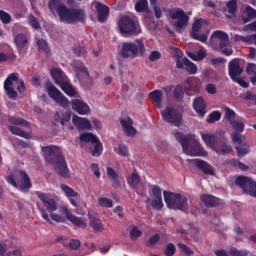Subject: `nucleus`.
Segmentation results:
<instances>
[{
	"label": "nucleus",
	"instance_id": "obj_1",
	"mask_svg": "<svg viewBox=\"0 0 256 256\" xmlns=\"http://www.w3.org/2000/svg\"><path fill=\"white\" fill-rule=\"evenodd\" d=\"M42 151L46 163L52 165L55 172L60 175V177L69 179L71 172L65 161V156H63V151L58 146H44L42 147Z\"/></svg>",
	"mask_w": 256,
	"mask_h": 256
},
{
	"label": "nucleus",
	"instance_id": "obj_2",
	"mask_svg": "<svg viewBox=\"0 0 256 256\" xmlns=\"http://www.w3.org/2000/svg\"><path fill=\"white\" fill-rule=\"evenodd\" d=\"M48 8L51 13H55L56 11L60 17V21L63 23L73 24L85 21V12L83 10L67 8V6L61 3V0H50Z\"/></svg>",
	"mask_w": 256,
	"mask_h": 256
},
{
	"label": "nucleus",
	"instance_id": "obj_3",
	"mask_svg": "<svg viewBox=\"0 0 256 256\" xmlns=\"http://www.w3.org/2000/svg\"><path fill=\"white\" fill-rule=\"evenodd\" d=\"M36 195L40 199L44 207L39 208V211L42 215V219H44V221H46L50 225H53L52 221H55V223H65V217L55 213V211L59 209V206L57 205V201H55V199L51 198L48 194H45L43 192H36ZM48 213H50L51 218H49Z\"/></svg>",
	"mask_w": 256,
	"mask_h": 256
},
{
	"label": "nucleus",
	"instance_id": "obj_4",
	"mask_svg": "<svg viewBox=\"0 0 256 256\" xmlns=\"http://www.w3.org/2000/svg\"><path fill=\"white\" fill-rule=\"evenodd\" d=\"M174 137L180 143L183 153L186 155H193L194 157H205L207 155V151L201 147L194 135L176 132Z\"/></svg>",
	"mask_w": 256,
	"mask_h": 256
},
{
	"label": "nucleus",
	"instance_id": "obj_5",
	"mask_svg": "<svg viewBox=\"0 0 256 256\" xmlns=\"http://www.w3.org/2000/svg\"><path fill=\"white\" fill-rule=\"evenodd\" d=\"M5 180L9 185H12V187L18 189V191H22V193H29V189L33 187L29 174L23 170L16 173H10L5 177Z\"/></svg>",
	"mask_w": 256,
	"mask_h": 256
},
{
	"label": "nucleus",
	"instance_id": "obj_6",
	"mask_svg": "<svg viewBox=\"0 0 256 256\" xmlns=\"http://www.w3.org/2000/svg\"><path fill=\"white\" fill-rule=\"evenodd\" d=\"M145 44L143 40L136 39L134 42H124L119 51L120 57L122 59H136L139 55H144Z\"/></svg>",
	"mask_w": 256,
	"mask_h": 256
},
{
	"label": "nucleus",
	"instance_id": "obj_7",
	"mask_svg": "<svg viewBox=\"0 0 256 256\" xmlns=\"http://www.w3.org/2000/svg\"><path fill=\"white\" fill-rule=\"evenodd\" d=\"M119 31L122 35H132L137 37L141 33L139 20L134 15H124L118 21Z\"/></svg>",
	"mask_w": 256,
	"mask_h": 256
},
{
	"label": "nucleus",
	"instance_id": "obj_8",
	"mask_svg": "<svg viewBox=\"0 0 256 256\" xmlns=\"http://www.w3.org/2000/svg\"><path fill=\"white\" fill-rule=\"evenodd\" d=\"M163 195L164 201L168 209H174L175 211H183L184 213H186V211L189 210V202L187 200V197L181 194L169 192L167 190L163 192Z\"/></svg>",
	"mask_w": 256,
	"mask_h": 256
},
{
	"label": "nucleus",
	"instance_id": "obj_9",
	"mask_svg": "<svg viewBox=\"0 0 256 256\" xmlns=\"http://www.w3.org/2000/svg\"><path fill=\"white\" fill-rule=\"evenodd\" d=\"M17 85V91L20 93H25V82H23V79H19L18 73H11L6 80L4 81V91L6 95L9 97V99H17L18 94L13 88V85Z\"/></svg>",
	"mask_w": 256,
	"mask_h": 256
},
{
	"label": "nucleus",
	"instance_id": "obj_10",
	"mask_svg": "<svg viewBox=\"0 0 256 256\" xmlns=\"http://www.w3.org/2000/svg\"><path fill=\"white\" fill-rule=\"evenodd\" d=\"M174 53L176 69H185L189 75H195L197 73V65L191 62L189 58H183V51H181L179 48H174Z\"/></svg>",
	"mask_w": 256,
	"mask_h": 256
},
{
	"label": "nucleus",
	"instance_id": "obj_11",
	"mask_svg": "<svg viewBox=\"0 0 256 256\" xmlns=\"http://www.w3.org/2000/svg\"><path fill=\"white\" fill-rule=\"evenodd\" d=\"M161 116L166 123H171L175 127H181L183 123V114L173 107H166L161 111Z\"/></svg>",
	"mask_w": 256,
	"mask_h": 256
},
{
	"label": "nucleus",
	"instance_id": "obj_12",
	"mask_svg": "<svg viewBox=\"0 0 256 256\" xmlns=\"http://www.w3.org/2000/svg\"><path fill=\"white\" fill-rule=\"evenodd\" d=\"M222 109L224 111V119L227 120L234 131H245V123L237 118V113L233 109L227 106H223Z\"/></svg>",
	"mask_w": 256,
	"mask_h": 256
},
{
	"label": "nucleus",
	"instance_id": "obj_13",
	"mask_svg": "<svg viewBox=\"0 0 256 256\" xmlns=\"http://www.w3.org/2000/svg\"><path fill=\"white\" fill-rule=\"evenodd\" d=\"M235 184L241 187L244 193L251 197H256V182L247 176H238L235 180Z\"/></svg>",
	"mask_w": 256,
	"mask_h": 256
},
{
	"label": "nucleus",
	"instance_id": "obj_14",
	"mask_svg": "<svg viewBox=\"0 0 256 256\" xmlns=\"http://www.w3.org/2000/svg\"><path fill=\"white\" fill-rule=\"evenodd\" d=\"M47 93L49 97L53 99V101L60 105V107L67 108L69 105H71L69 99H67V97H65V95H63V93H61L59 89H57V87L51 83L47 85Z\"/></svg>",
	"mask_w": 256,
	"mask_h": 256
},
{
	"label": "nucleus",
	"instance_id": "obj_15",
	"mask_svg": "<svg viewBox=\"0 0 256 256\" xmlns=\"http://www.w3.org/2000/svg\"><path fill=\"white\" fill-rule=\"evenodd\" d=\"M60 213L64 215V217L70 221L75 227H82V229H87V223L83 218L77 217L75 214H72L69 208L66 206L60 207Z\"/></svg>",
	"mask_w": 256,
	"mask_h": 256
},
{
	"label": "nucleus",
	"instance_id": "obj_16",
	"mask_svg": "<svg viewBox=\"0 0 256 256\" xmlns=\"http://www.w3.org/2000/svg\"><path fill=\"white\" fill-rule=\"evenodd\" d=\"M152 195L154 199H148L147 203H150L151 207H153L156 211H161V209H163V196L161 195V187L153 186Z\"/></svg>",
	"mask_w": 256,
	"mask_h": 256
},
{
	"label": "nucleus",
	"instance_id": "obj_17",
	"mask_svg": "<svg viewBox=\"0 0 256 256\" xmlns=\"http://www.w3.org/2000/svg\"><path fill=\"white\" fill-rule=\"evenodd\" d=\"M239 61V58H234L228 63V75L232 80L236 79L237 77H241L243 74V68L241 67Z\"/></svg>",
	"mask_w": 256,
	"mask_h": 256
},
{
	"label": "nucleus",
	"instance_id": "obj_18",
	"mask_svg": "<svg viewBox=\"0 0 256 256\" xmlns=\"http://www.w3.org/2000/svg\"><path fill=\"white\" fill-rule=\"evenodd\" d=\"M172 19H177L175 23V27L177 29H183V27H187L189 25V16L182 9H176L172 15Z\"/></svg>",
	"mask_w": 256,
	"mask_h": 256
},
{
	"label": "nucleus",
	"instance_id": "obj_19",
	"mask_svg": "<svg viewBox=\"0 0 256 256\" xmlns=\"http://www.w3.org/2000/svg\"><path fill=\"white\" fill-rule=\"evenodd\" d=\"M201 27H203V24L201 23V19L196 20L192 25V31L190 32V37L195 41L206 43L208 39L207 34H199V31H201Z\"/></svg>",
	"mask_w": 256,
	"mask_h": 256
},
{
	"label": "nucleus",
	"instance_id": "obj_20",
	"mask_svg": "<svg viewBox=\"0 0 256 256\" xmlns=\"http://www.w3.org/2000/svg\"><path fill=\"white\" fill-rule=\"evenodd\" d=\"M71 106L73 111L78 113V115H89V113H91V107L83 100L73 99L71 100Z\"/></svg>",
	"mask_w": 256,
	"mask_h": 256
},
{
	"label": "nucleus",
	"instance_id": "obj_21",
	"mask_svg": "<svg viewBox=\"0 0 256 256\" xmlns=\"http://www.w3.org/2000/svg\"><path fill=\"white\" fill-rule=\"evenodd\" d=\"M119 121L126 137H135L137 135V129L133 127V119L131 117L120 118Z\"/></svg>",
	"mask_w": 256,
	"mask_h": 256
},
{
	"label": "nucleus",
	"instance_id": "obj_22",
	"mask_svg": "<svg viewBox=\"0 0 256 256\" xmlns=\"http://www.w3.org/2000/svg\"><path fill=\"white\" fill-rule=\"evenodd\" d=\"M72 123L75 125L78 131H89L91 129V121H89L87 118L74 115L72 118Z\"/></svg>",
	"mask_w": 256,
	"mask_h": 256
},
{
	"label": "nucleus",
	"instance_id": "obj_23",
	"mask_svg": "<svg viewBox=\"0 0 256 256\" xmlns=\"http://www.w3.org/2000/svg\"><path fill=\"white\" fill-rule=\"evenodd\" d=\"M200 200L207 207L208 209H211L213 207H219L221 205V199L211 195V194H202L200 196Z\"/></svg>",
	"mask_w": 256,
	"mask_h": 256
},
{
	"label": "nucleus",
	"instance_id": "obj_24",
	"mask_svg": "<svg viewBox=\"0 0 256 256\" xmlns=\"http://www.w3.org/2000/svg\"><path fill=\"white\" fill-rule=\"evenodd\" d=\"M193 109L199 115V117H205L207 113V103L203 97H197L193 101Z\"/></svg>",
	"mask_w": 256,
	"mask_h": 256
},
{
	"label": "nucleus",
	"instance_id": "obj_25",
	"mask_svg": "<svg viewBox=\"0 0 256 256\" xmlns=\"http://www.w3.org/2000/svg\"><path fill=\"white\" fill-rule=\"evenodd\" d=\"M95 9L98 15V21L100 23H105L110 13L109 7L105 4H102L101 2H96Z\"/></svg>",
	"mask_w": 256,
	"mask_h": 256
},
{
	"label": "nucleus",
	"instance_id": "obj_26",
	"mask_svg": "<svg viewBox=\"0 0 256 256\" xmlns=\"http://www.w3.org/2000/svg\"><path fill=\"white\" fill-rule=\"evenodd\" d=\"M87 217L90 221V226L94 231H103V224H101V219H99V216L95 211L88 210Z\"/></svg>",
	"mask_w": 256,
	"mask_h": 256
},
{
	"label": "nucleus",
	"instance_id": "obj_27",
	"mask_svg": "<svg viewBox=\"0 0 256 256\" xmlns=\"http://www.w3.org/2000/svg\"><path fill=\"white\" fill-rule=\"evenodd\" d=\"M50 75L54 80V83H56L58 86H60L62 83H65L66 81H69L67 75H65V72H63L60 68H52L50 70Z\"/></svg>",
	"mask_w": 256,
	"mask_h": 256
},
{
	"label": "nucleus",
	"instance_id": "obj_28",
	"mask_svg": "<svg viewBox=\"0 0 256 256\" xmlns=\"http://www.w3.org/2000/svg\"><path fill=\"white\" fill-rule=\"evenodd\" d=\"M214 151H216L218 155H229V153L233 151V148L227 143V139L223 138L218 141Z\"/></svg>",
	"mask_w": 256,
	"mask_h": 256
},
{
	"label": "nucleus",
	"instance_id": "obj_29",
	"mask_svg": "<svg viewBox=\"0 0 256 256\" xmlns=\"http://www.w3.org/2000/svg\"><path fill=\"white\" fill-rule=\"evenodd\" d=\"M213 39H218L219 41V48L223 49V47L229 46V34L225 33L221 30H216L212 33Z\"/></svg>",
	"mask_w": 256,
	"mask_h": 256
},
{
	"label": "nucleus",
	"instance_id": "obj_30",
	"mask_svg": "<svg viewBox=\"0 0 256 256\" xmlns=\"http://www.w3.org/2000/svg\"><path fill=\"white\" fill-rule=\"evenodd\" d=\"M202 141L207 145V147H210V149H214L217 147V144L219 143L220 139L215 136V134H202Z\"/></svg>",
	"mask_w": 256,
	"mask_h": 256
},
{
	"label": "nucleus",
	"instance_id": "obj_31",
	"mask_svg": "<svg viewBox=\"0 0 256 256\" xmlns=\"http://www.w3.org/2000/svg\"><path fill=\"white\" fill-rule=\"evenodd\" d=\"M14 42L16 43L19 53H25V47H27V43H29L27 36L25 34H17L14 38Z\"/></svg>",
	"mask_w": 256,
	"mask_h": 256
},
{
	"label": "nucleus",
	"instance_id": "obj_32",
	"mask_svg": "<svg viewBox=\"0 0 256 256\" xmlns=\"http://www.w3.org/2000/svg\"><path fill=\"white\" fill-rule=\"evenodd\" d=\"M89 151L92 155V157H101L103 154V144L101 143V140L96 139L95 142L90 144Z\"/></svg>",
	"mask_w": 256,
	"mask_h": 256
},
{
	"label": "nucleus",
	"instance_id": "obj_33",
	"mask_svg": "<svg viewBox=\"0 0 256 256\" xmlns=\"http://www.w3.org/2000/svg\"><path fill=\"white\" fill-rule=\"evenodd\" d=\"M194 163H196V167H198L200 171H203L205 175H214L215 171L211 164L199 159L194 160Z\"/></svg>",
	"mask_w": 256,
	"mask_h": 256
},
{
	"label": "nucleus",
	"instance_id": "obj_34",
	"mask_svg": "<svg viewBox=\"0 0 256 256\" xmlns=\"http://www.w3.org/2000/svg\"><path fill=\"white\" fill-rule=\"evenodd\" d=\"M54 119L57 123L65 125L71 121V111L55 112Z\"/></svg>",
	"mask_w": 256,
	"mask_h": 256
},
{
	"label": "nucleus",
	"instance_id": "obj_35",
	"mask_svg": "<svg viewBox=\"0 0 256 256\" xmlns=\"http://www.w3.org/2000/svg\"><path fill=\"white\" fill-rule=\"evenodd\" d=\"M241 19L243 23H249V21H253V19H256V10L255 8L251 6H246V8L243 10V15L241 16Z\"/></svg>",
	"mask_w": 256,
	"mask_h": 256
},
{
	"label": "nucleus",
	"instance_id": "obj_36",
	"mask_svg": "<svg viewBox=\"0 0 256 256\" xmlns=\"http://www.w3.org/2000/svg\"><path fill=\"white\" fill-rule=\"evenodd\" d=\"M59 87L68 95V97H77V89H75L68 80L60 84Z\"/></svg>",
	"mask_w": 256,
	"mask_h": 256
},
{
	"label": "nucleus",
	"instance_id": "obj_37",
	"mask_svg": "<svg viewBox=\"0 0 256 256\" xmlns=\"http://www.w3.org/2000/svg\"><path fill=\"white\" fill-rule=\"evenodd\" d=\"M127 183L131 189H137V185L141 183V176H139V173H137L136 170L127 177Z\"/></svg>",
	"mask_w": 256,
	"mask_h": 256
},
{
	"label": "nucleus",
	"instance_id": "obj_38",
	"mask_svg": "<svg viewBox=\"0 0 256 256\" xmlns=\"http://www.w3.org/2000/svg\"><path fill=\"white\" fill-rule=\"evenodd\" d=\"M8 130L12 135L23 137L24 139H31V133L23 131V129L16 126H8Z\"/></svg>",
	"mask_w": 256,
	"mask_h": 256
},
{
	"label": "nucleus",
	"instance_id": "obj_39",
	"mask_svg": "<svg viewBox=\"0 0 256 256\" xmlns=\"http://www.w3.org/2000/svg\"><path fill=\"white\" fill-rule=\"evenodd\" d=\"M149 97L154 101L158 108H161L163 103V92L161 90H154L149 93Z\"/></svg>",
	"mask_w": 256,
	"mask_h": 256
},
{
	"label": "nucleus",
	"instance_id": "obj_40",
	"mask_svg": "<svg viewBox=\"0 0 256 256\" xmlns=\"http://www.w3.org/2000/svg\"><path fill=\"white\" fill-rule=\"evenodd\" d=\"M107 177L110 181L113 182V185H121V181L119 180V174L112 167H108L106 169Z\"/></svg>",
	"mask_w": 256,
	"mask_h": 256
},
{
	"label": "nucleus",
	"instance_id": "obj_41",
	"mask_svg": "<svg viewBox=\"0 0 256 256\" xmlns=\"http://www.w3.org/2000/svg\"><path fill=\"white\" fill-rule=\"evenodd\" d=\"M173 96L175 101H178V103H181L183 101V98L185 97V90L183 88V84H178L175 86L173 90Z\"/></svg>",
	"mask_w": 256,
	"mask_h": 256
},
{
	"label": "nucleus",
	"instance_id": "obj_42",
	"mask_svg": "<svg viewBox=\"0 0 256 256\" xmlns=\"http://www.w3.org/2000/svg\"><path fill=\"white\" fill-rule=\"evenodd\" d=\"M60 188L63 191L64 195H66V197L68 199H71V198H74V197H79V193L74 191V189L71 188L70 186H68L67 184H61Z\"/></svg>",
	"mask_w": 256,
	"mask_h": 256
},
{
	"label": "nucleus",
	"instance_id": "obj_43",
	"mask_svg": "<svg viewBox=\"0 0 256 256\" xmlns=\"http://www.w3.org/2000/svg\"><path fill=\"white\" fill-rule=\"evenodd\" d=\"M187 55L190 59H192V61H203V59L207 57V52L203 50H199L196 53L188 52Z\"/></svg>",
	"mask_w": 256,
	"mask_h": 256
},
{
	"label": "nucleus",
	"instance_id": "obj_44",
	"mask_svg": "<svg viewBox=\"0 0 256 256\" xmlns=\"http://www.w3.org/2000/svg\"><path fill=\"white\" fill-rule=\"evenodd\" d=\"M72 67L76 71H80V73H84L85 75H87L89 77V70L87 69V67H85V64H83V61L74 60L72 62Z\"/></svg>",
	"mask_w": 256,
	"mask_h": 256
},
{
	"label": "nucleus",
	"instance_id": "obj_45",
	"mask_svg": "<svg viewBox=\"0 0 256 256\" xmlns=\"http://www.w3.org/2000/svg\"><path fill=\"white\" fill-rule=\"evenodd\" d=\"M79 139L83 143H90V145H91L92 143H95L97 141V139H99V138H97V136H95L93 133L85 132V133L80 134Z\"/></svg>",
	"mask_w": 256,
	"mask_h": 256
},
{
	"label": "nucleus",
	"instance_id": "obj_46",
	"mask_svg": "<svg viewBox=\"0 0 256 256\" xmlns=\"http://www.w3.org/2000/svg\"><path fill=\"white\" fill-rule=\"evenodd\" d=\"M149 9V1L148 0H138L135 3V11L137 13H145Z\"/></svg>",
	"mask_w": 256,
	"mask_h": 256
},
{
	"label": "nucleus",
	"instance_id": "obj_47",
	"mask_svg": "<svg viewBox=\"0 0 256 256\" xmlns=\"http://www.w3.org/2000/svg\"><path fill=\"white\" fill-rule=\"evenodd\" d=\"M8 122H10L11 125H19L20 127H29V122H27V120L23 118L9 116Z\"/></svg>",
	"mask_w": 256,
	"mask_h": 256
},
{
	"label": "nucleus",
	"instance_id": "obj_48",
	"mask_svg": "<svg viewBox=\"0 0 256 256\" xmlns=\"http://www.w3.org/2000/svg\"><path fill=\"white\" fill-rule=\"evenodd\" d=\"M73 53L76 57H85V55H87V49L85 46L77 43L73 46Z\"/></svg>",
	"mask_w": 256,
	"mask_h": 256
},
{
	"label": "nucleus",
	"instance_id": "obj_49",
	"mask_svg": "<svg viewBox=\"0 0 256 256\" xmlns=\"http://www.w3.org/2000/svg\"><path fill=\"white\" fill-rule=\"evenodd\" d=\"M245 130H234V133L232 134V141L235 143V145H243V133Z\"/></svg>",
	"mask_w": 256,
	"mask_h": 256
},
{
	"label": "nucleus",
	"instance_id": "obj_50",
	"mask_svg": "<svg viewBox=\"0 0 256 256\" xmlns=\"http://www.w3.org/2000/svg\"><path fill=\"white\" fill-rule=\"evenodd\" d=\"M229 163L232 167H236L237 169H240V171H247L249 169V166H247L245 163L237 159H232L230 160Z\"/></svg>",
	"mask_w": 256,
	"mask_h": 256
},
{
	"label": "nucleus",
	"instance_id": "obj_51",
	"mask_svg": "<svg viewBox=\"0 0 256 256\" xmlns=\"http://www.w3.org/2000/svg\"><path fill=\"white\" fill-rule=\"evenodd\" d=\"M37 45H38V49L40 51H43L47 55H49V53H51V49L49 48V44H47V41H45L44 39H38Z\"/></svg>",
	"mask_w": 256,
	"mask_h": 256
},
{
	"label": "nucleus",
	"instance_id": "obj_52",
	"mask_svg": "<svg viewBox=\"0 0 256 256\" xmlns=\"http://www.w3.org/2000/svg\"><path fill=\"white\" fill-rule=\"evenodd\" d=\"M238 157H243L249 153V145L246 143L236 146Z\"/></svg>",
	"mask_w": 256,
	"mask_h": 256
},
{
	"label": "nucleus",
	"instance_id": "obj_53",
	"mask_svg": "<svg viewBox=\"0 0 256 256\" xmlns=\"http://www.w3.org/2000/svg\"><path fill=\"white\" fill-rule=\"evenodd\" d=\"M98 206L106 207L107 209H111L113 207V200L105 197L98 198Z\"/></svg>",
	"mask_w": 256,
	"mask_h": 256
},
{
	"label": "nucleus",
	"instance_id": "obj_54",
	"mask_svg": "<svg viewBox=\"0 0 256 256\" xmlns=\"http://www.w3.org/2000/svg\"><path fill=\"white\" fill-rule=\"evenodd\" d=\"M217 121H221V112L213 111L209 114L207 123H217Z\"/></svg>",
	"mask_w": 256,
	"mask_h": 256
},
{
	"label": "nucleus",
	"instance_id": "obj_55",
	"mask_svg": "<svg viewBox=\"0 0 256 256\" xmlns=\"http://www.w3.org/2000/svg\"><path fill=\"white\" fill-rule=\"evenodd\" d=\"M143 235V232L139 229L137 226H133L130 231V239L132 241H137L138 237H141Z\"/></svg>",
	"mask_w": 256,
	"mask_h": 256
},
{
	"label": "nucleus",
	"instance_id": "obj_56",
	"mask_svg": "<svg viewBox=\"0 0 256 256\" xmlns=\"http://www.w3.org/2000/svg\"><path fill=\"white\" fill-rule=\"evenodd\" d=\"M12 143L16 147H22V149H29V147H31V143L25 142L19 138L12 139Z\"/></svg>",
	"mask_w": 256,
	"mask_h": 256
},
{
	"label": "nucleus",
	"instance_id": "obj_57",
	"mask_svg": "<svg viewBox=\"0 0 256 256\" xmlns=\"http://www.w3.org/2000/svg\"><path fill=\"white\" fill-rule=\"evenodd\" d=\"M229 253H230L231 256H247V255H249V251L239 250L235 247H230L229 248Z\"/></svg>",
	"mask_w": 256,
	"mask_h": 256
},
{
	"label": "nucleus",
	"instance_id": "obj_58",
	"mask_svg": "<svg viewBox=\"0 0 256 256\" xmlns=\"http://www.w3.org/2000/svg\"><path fill=\"white\" fill-rule=\"evenodd\" d=\"M226 7H227L228 13H230V15H235L237 13V0H230L226 4Z\"/></svg>",
	"mask_w": 256,
	"mask_h": 256
},
{
	"label": "nucleus",
	"instance_id": "obj_59",
	"mask_svg": "<svg viewBox=\"0 0 256 256\" xmlns=\"http://www.w3.org/2000/svg\"><path fill=\"white\" fill-rule=\"evenodd\" d=\"M0 21H2L4 25H9V23H11V14L0 10Z\"/></svg>",
	"mask_w": 256,
	"mask_h": 256
},
{
	"label": "nucleus",
	"instance_id": "obj_60",
	"mask_svg": "<svg viewBox=\"0 0 256 256\" xmlns=\"http://www.w3.org/2000/svg\"><path fill=\"white\" fill-rule=\"evenodd\" d=\"M159 239H161V236H159V234H154L146 242L147 247H155V245L159 243Z\"/></svg>",
	"mask_w": 256,
	"mask_h": 256
},
{
	"label": "nucleus",
	"instance_id": "obj_61",
	"mask_svg": "<svg viewBox=\"0 0 256 256\" xmlns=\"http://www.w3.org/2000/svg\"><path fill=\"white\" fill-rule=\"evenodd\" d=\"M176 252H177V248L175 247V244L168 243L166 245V249L164 252L166 256H173V255H175Z\"/></svg>",
	"mask_w": 256,
	"mask_h": 256
},
{
	"label": "nucleus",
	"instance_id": "obj_62",
	"mask_svg": "<svg viewBox=\"0 0 256 256\" xmlns=\"http://www.w3.org/2000/svg\"><path fill=\"white\" fill-rule=\"evenodd\" d=\"M246 73L252 77L256 76V64L248 63L246 66Z\"/></svg>",
	"mask_w": 256,
	"mask_h": 256
},
{
	"label": "nucleus",
	"instance_id": "obj_63",
	"mask_svg": "<svg viewBox=\"0 0 256 256\" xmlns=\"http://www.w3.org/2000/svg\"><path fill=\"white\" fill-rule=\"evenodd\" d=\"M68 247L72 249V251H77V249L81 247V241L77 239H71L68 243Z\"/></svg>",
	"mask_w": 256,
	"mask_h": 256
},
{
	"label": "nucleus",
	"instance_id": "obj_64",
	"mask_svg": "<svg viewBox=\"0 0 256 256\" xmlns=\"http://www.w3.org/2000/svg\"><path fill=\"white\" fill-rule=\"evenodd\" d=\"M29 23L33 29H41V24H39V20L35 16H29Z\"/></svg>",
	"mask_w": 256,
	"mask_h": 256
}]
</instances>
